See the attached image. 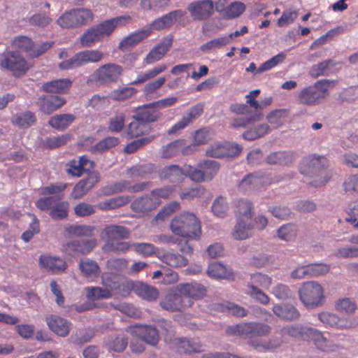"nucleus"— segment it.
<instances>
[{
    "mask_svg": "<svg viewBox=\"0 0 358 358\" xmlns=\"http://www.w3.org/2000/svg\"><path fill=\"white\" fill-rule=\"evenodd\" d=\"M328 168L329 161L324 156L310 155L302 159L299 171L305 176L316 177L315 185H321L331 178Z\"/></svg>",
    "mask_w": 358,
    "mask_h": 358,
    "instance_id": "obj_1",
    "label": "nucleus"
},
{
    "mask_svg": "<svg viewBox=\"0 0 358 358\" xmlns=\"http://www.w3.org/2000/svg\"><path fill=\"white\" fill-rule=\"evenodd\" d=\"M159 304L164 310L175 312L185 310L186 308L192 306L193 301L191 300L186 301L180 292H171L166 294Z\"/></svg>",
    "mask_w": 358,
    "mask_h": 358,
    "instance_id": "obj_12",
    "label": "nucleus"
},
{
    "mask_svg": "<svg viewBox=\"0 0 358 358\" xmlns=\"http://www.w3.org/2000/svg\"><path fill=\"white\" fill-rule=\"evenodd\" d=\"M129 236L130 231L124 226L107 225L101 233V238L105 241L103 250L115 253L126 252L131 248L130 243L120 241L128 238Z\"/></svg>",
    "mask_w": 358,
    "mask_h": 358,
    "instance_id": "obj_3",
    "label": "nucleus"
},
{
    "mask_svg": "<svg viewBox=\"0 0 358 358\" xmlns=\"http://www.w3.org/2000/svg\"><path fill=\"white\" fill-rule=\"evenodd\" d=\"M229 41L227 36L218 37L202 44L199 50L203 53H210L220 49L229 44Z\"/></svg>",
    "mask_w": 358,
    "mask_h": 358,
    "instance_id": "obj_47",
    "label": "nucleus"
},
{
    "mask_svg": "<svg viewBox=\"0 0 358 358\" xmlns=\"http://www.w3.org/2000/svg\"><path fill=\"white\" fill-rule=\"evenodd\" d=\"M131 333L148 344L155 345L159 340L157 329L150 325L135 324L129 327Z\"/></svg>",
    "mask_w": 358,
    "mask_h": 358,
    "instance_id": "obj_16",
    "label": "nucleus"
},
{
    "mask_svg": "<svg viewBox=\"0 0 358 358\" xmlns=\"http://www.w3.org/2000/svg\"><path fill=\"white\" fill-rule=\"evenodd\" d=\"M96 245L94 239H78L68 243L66 250L75 254L86 255L91 252Z\"/></svg>",
    "mask_w": 358,
    "mask_h": 358,
    "instance_id": "obj_27",
    "label": "nucleus"
},
{
    "mask_svg": "<svg viewBox=\"0 0 358 358\" xmlns=\"http://www.w3.org/2000/svg\"><path fill=\"white\" fill-rule=\"evenodd\" d=\"M125 114L123 113H117L111 117L108 123V129L113 133L122 131L124 127Z\"/></svg>",
    "mask_w": 358,
    "mask_h": 358,
    "instance_id": "obj_62",
    "label": "nucleus"
},
{
    "mask_svg": "<svg viewBox=\"0 0 358 358\" xmlns=\"http://www.w3.org/2000/svg\"><path fill=\"white\" fill-rule=\"evenodd\" d=\"M65 103V99L57 95H46L38 99L40 110L46 115L52 113Z\"/></svg>",
    "mask_w": 358,
    "mask_h": 358,
    "instance_id": "obj_25",
    "label": "nucleus"
},
{
    "mask_svg": "<svg viewBox=\"0 0 358 358\" xmlns=\"http://www.w3.org/2000/svg\"><path fill=\"white\" fill-rule=\"evenodd\" d=\"M148 131V124L139 120L136 115L128 124L126 132L129 138H134L145 134Z\"/></svg>",
    "mask_w": 358,
    "mask_h": 358,
    "instance_id": "obj_37",
    "label": "nucleus"
},
{
    "mask_svg": "<svg viewBox=\"0 0 358 358\" xmlns=\"http://www.w3.org/2000/svg\"><path fill=\"white\" fill-rule=\"evenodd\" d=\"M136 116L145 124L157 121L162 116V113L155 107H150L145 104L137 113Z\"/></svg>",
    "mask_w": 358,
    "mask_h": 358,
    "instance_id": "obj_39",
    "label": "nucleus"
},
{
    "mask_svg": "<svg viewBox=\"0 0 358 358\" xmlns=\"http://www.w3.org/2000/svg\"><path fill=\"white\" fill-rule=\"evenodd\" d=\"M135 294L148 301L156 300L159 294L156 287L141 282H136Z\"/></svg>",
    "mask_w": 358,
    "mask_h": 358,
    "instance_id": "obj_36",
    "label": "nucleus"
},
{
    "mask_svg": "<svg viewBox=\"0 0 358 358\" xmlns=\"http://www.w3.org/2000/svg\"><path fill=\"white\" fill-rule=\"evenodd\" d=\"M155 171V165L144 164L134 166L127 170V174L131 178H143Z\"/></svg>",
    "mask_w": 358,
    "mask_h": 358,
    "instance_id": "obj_41",
    "label": "nucleus"
},
{
    "mask_svg": "<svg viewBox=\"0 0 358 358\" xmlns=\"http://www.w3.org/2000/svg\"><path fill=\"white\" fill-rule=\"evenodd\" d=\"M335 63L331 59H328L313 65L310 70V75L313 78H318L322 76H328L330 73V66H334Z\"/></svg>",
    "mask_w": 358,
    "mask_h": 358,
    "instance_id": "obj_54",
    "label": "nucleus"
},
{
    "mask_svg": "<svg viewBox=\"0 0 358 358\" xmlns=\"http://www.w3.org/2000/svg\"><path fill=\"white\" fill-rule=\"evenodd\" d=\"M213 309L219 312H224L236 317H244L248 314V311L243 307L230 301L214 303Z\"/></svg>",
    "mask_w": 358,
    "mask_h": 358,
    "instance_id": "obj_31",
    "label": "nucleus"
},
{
    "mask_svg": "<svg viewBox=\"0 0 358 358\" xmlns=\"http://www.w3.org/2000/svg\"><path fill=\"white\" fill-rule=\"evenodd\" d=\"M271 183L266 176L249 173L239 182L238 187L244 192L259 191Z\"/></svg>",
    "mask_w": 358,
    "mask_h": 358,
    "instance_id": "obj_20",
    "label": "nucleus"
},
{
    "mask_svg": "<svg viewBox=\"0 0 358 358\" xmlns=\"http://www.w3.org/2000/svg\"><path fill=\"white\" fill-rule=\"evenodd\" d=\"M174 343L180 352L189 354L202 351V346L199 343L192 342L186 338H176Z\"/></svg>",
    "mask_w": 358,
    "mask_h": 358,
    "instance_id": "obj_50",
    "label": "nucleus"
},
{
    "mask_svg": "<svg viewBox=\"0 0 358 358\" xmlns=\"http://www.w3.org/2000/svg\"><path fill=\"white\" fill-rule=\"evenodd\" d=\"M307 341H312L314 345L324 352H333L337 350L338 345L324 336V334L317 329L310 328Z\"/></svg>",
    "mask_w": 358,
    "mask_h": 358,
    "instance_id": "obj_24",
    "label": "nucleus"
},
{
    "mask_svg": "<svg viewBox=\"0 0 358 358\" xmlns=\"http://www.w3.org/2000/svg\"><path fill=\"white\" fill-rule=\"evenodd\" d=\"M251 280L253 285H248L250 290L248 294L258 302L264 305L268 304L269 297L257 287L268 289L272 283L271 278L266 274L256 273L251 275Z\"/></svg>",
    "mask_w": 358,
    "mask_h": 358,
    "instance_id": "obj_11",
    "label": "nucleus"
},
{
    "mask_svg": "<svg viewBox=\"0 0 358 358\" xmlns=\"http://www.w3.org/2000/svg\"><path fill=\"white\" fill-rule=\"evenodd\" d=\"M103 58V53L99 50H86L77 52L69 59L59 63V67L68 70L82 66L88 63H97Z\"/></svg>",
    "mask_w": 358,
    "mask_h": 358,
    "instance_id": "obj_10",
    "label": "nucleus"
},
{
    "mask_svg": "<svg viewBox=\"0 0 358 358\" xmlns=\"http://www.w3.org/2000/svg\"><path fill=\"white\" fill-rule=\"evenodd\" d=\"M344 220L355 229H358V201H351L344 208Z\"/></svg>",
    "mask_w": 358,
    "mask_h": 358,
    "instance_id": "obj_51",
    "label": "nucleus"
},
{
    "mask_svg": "<svg viewBox=\"0 0 358 358\" xmlns=\"http://www.w3.org/2000/svg\"><path fill=\"white\" fill-rule=\"evenodd\" d=\"M99 178L98 173H92L80 180L73 187L71 192V197L73 199L83 198L94 187Z\"/></svg>",
    "mask_w": 358,
    "mask_h": 358,
    "instance_id": "obj_21",
    "label": "nucleus"
},
{
    "mask_svg": "<svg viewBox=\"0 0 358 358\" xmlns=\"http://www.w3.org/2000/svg\"><path fill=\"white\" fill-rule=\"evenodd\" d=\"M299 299L308 308L322 306L324 302V291L321 285L310 281L303 284L299 290Z\"/></svg>",
    "mask_w": 358,
    "mask_h": 358,
    "instance_id": "obj_8",
    "label": "nucleus"
},
{
    "mask_svg": "<svg viewBox=\"0 0 358 358\" xmlns=\"http://www.w3.org/2000/svg\"><path fill=\"white\" fill-rule=\"evenodd\" d=\"M252 226L250 224H247L243 220H237L234 231L233 237L236 240H244L250 236V231Z\"/></svg>",
    "mask_w": 358,
    "mask_h": 358,
    "instance_id": "obj_57",
    "label": "nucleus"
},
{
    "mask_svg": "<svg viewBox=\"0 0 358 358\" xmlns=\"http://www.w3.org/2000/svg\"><path fill=\"white\" fill-rule=\"evenodd\" d=\"M40 265L50 271L54 274H58L66 269L67 264L62 259L55 257L41 255Z\"/></svg>",
    "mask_w": 358,
    "mask_h": 358,
    "instance_id": "obj_28",
    "label": "nucleus"
},
{
    "mask_svg": "<svg viewBox=\"0 0 358 358\" xmlns=\"http://www.w3.org/2000/svg\"><path fill=\"white\" fill-rule=\"evenodd\" d=\"M207 273L210 277L214 278L233 280L234 277L231 269L219 262L210 264Z\"/></svg>",
    "mask_w": 358,
    "mask_h": 358,
    "instance_id": "obj_34",
    "label": "nucleus"
},
{
    "mask_svg": "<svg viewBox=\"0 0 358 358\" xmlns=\"http://www.w3.org/2000/svg\"><path fill=\"white\" fill-rule=\"evenodd\" d=\"M177 290L182 295L186 301L200 299L204 297L207 292L204 285L196 282L180 284L177 287Z\"/></svg>",
    "mask_w": 358,
    "mask_h": 358,
    "instance_id": "obj_23",
    "label": "nucleus"
},
{
    "mask_svg": "<svg viewBox=\"0 0 358 358\" xmlns=\"http://www.w3.org/2000/svg\"><path fill=\"white\" fill-rule=\"evenodd\" d=\"M11 46L24 52H29L33 50L34 43L26 36H17L12 40Z\"/></svg>",
    "mask_w": 358,
    "mask_h": 358,
    "instance_id": "obj_55",
    "label": "nucleus"
},
{
    "mask_svg": "<svg viewBox=\"0 0 358 358\" xmlns=\"http://www.w3.org/2000/svg\"><path fill=\"white\" fill-rule=\"evenodd\" d=\"M130 181L122 180L118 182L106 185L101 188V192L104 196H110L129 191Z\"/></svg>",
    "mask_w": 358,
    "mask_h": 358,
    "instance_id": "obj_49",
    "label": "nucleus"
},
{
    "mask_svg": "<svg viewBox=\"0 0 358 358\" xmlns=\"http://www.w3.org/2000/svg\"><path fill=\"white\" fill-rule=\"evenodd\" d=\"M0 68L10 71L15 77H20L28 71L30 66L18 51L6 50L0 54Z\"/></svg>",
    "mask_w": 358,
    "mask_h": 358,
    "instance_id": "obj_6",
    "label": "nucleus"
},
{
    "mask_svg": "<svg viewBox=\"0 0 358 358\" xmlns=\"http://www.w3.org/2000/svg\"><path fill=\"white\" fill-rule=\"evenodd\" d=\"M266 161L271 165H287L293 161V154L285 151L274 152L268 155Z\"/></svg>",
    "mask_w": 358,
    "mask_h": 358,
    "instance_id": "obj_45",
    "label": "nucleus"
},
{
    "mask_svg": "<svg viewBox=\"0 0 358 358\" xmlns=\"http://www.w3.org/2000/svg\"><path fill=\"white\" fill-rule=\"evenodd\" d=\"M45 322L52 332L62 337L68 336L72 327L69 320L56 315L46 317Z\"/></svg>",
    "mask_w": 358,
    "mask_h": 358,
    "instance_id": "obj_22",
    "label": "nucleus"
},
{
    "mask_svg": "<svg viewBox=\"0 0 358 358\" xmlns=\"http://www.w3.org/2000/svg\"><path fill=\"white\" fill-rule=\"evenodd\" d=\"M71 85L72 81L70 79H59L43 83L41 89L43 92L49 93H65Z\"/></svg>",
    "mask_w": 358,
    "mask_h": 358,
    "instance_id": "obj_30",
    "label": "nucleus"
},
{
    "mask_svg": "<svg viewBox=\"0 0 358 358\" xmlns=\"http://www.w3.org/2000/svg\"><path fill=\"white\" fill-rule=\"evenodd\" d=\"M199 167L205 173L206 180H210L217 173L220 169V164L215 160L208 159L201 162L199 164Z\"/></svg>",
    "mask_w": 358,
    "mask_h": 358,
    "instance_id": "obj_58",
    "label": "nucleus"
},
{
    "mask_svg": "<svg viewBox=\"0 0 358 358\" xmlns=\"http://www.w3.org/2000/svg\"><path fill=\"white\" fill-rule=\"evenodd\" d=\"M262 118V113H250V115H245V117L234 118L231 127L233 128L245 127L256 121H259Z\"/></svg>",
    "mask_w": 358,
    "mask_h": 358,
    "instance_id": "obj_59",
    "label": "nucleus"
},
{
    "mask_svg": "<svg viewBox=\"0 0 358 358\" xmlns=\"http://www.w3.org/2000/svg\"><path fill=\"white\" fill-rule=\"evenodd\" d=\"M274 314L285 320H297L300 317L299 310L291 304L275 305L273 307Z\"/></svg>",
    "mask_w": 358,
    "mask_h": 358,
    "instance_id": "obj_33",
    "label": "nucleus"
},
{
    "mask_svg": "<svg viewBox=\"0 0 358 358\" xmlns=\"http://www.w3.org/2000/svg\"><path fill=\"white\" fill-rule=\"evenodd\" d=\"M79 268L82 274L88 278H96L100 273V268L98 264L90 259L81 260L79 263Z\"/></svg>",
    "mask_w": 358,
    "mask_h": 358,
    "instance_id": "obj_44",
    "label": "nucleus"
},
{
    "mask_svg": "<svg viewBox=\"0 0 358 358\" xmlns=\"http://www.w3.org/2000/svg\"><path fill=\"white\" fill-rule=\"evenodd\" d=\"M270 130L267 124H261L257 127L245 131L243 137L247 141H254L266 135Z\"/></svg>",
    "mask_w": 358,
    "mask_h": 358,
    "instance_id": "obj_56",
    "label": "nucleus"
},
{
    "mask_svg": "<svg viewBox=\"0 0 358 358\" xmlns=\"http://www.w3.org/2000/svg\"><path fill=\"white\" fill-rule=\"evenodd\" d=\"M184 145V139H178L172 141L169 144L164 146L161 150V156L162 158H171L180 153Z\"/></svg>",
    "mask_w": 358,
    "mask_h": 358,
    "instance_id": "obj_53",
    "label": "nucleus"
},
{
    "mask_svg": "<svg viewBox=\"0 0 358 358\" xmlns=\"http://www.w3.org/2000/svg\"><path fill=\"white\" fill-rule=\"evenodd\" d=\"M87 296L90 300L106 299L111 298L113 293L106 287H92L87 289Z\"/></svg>",
    "mask_w": 358,
    "mask_h": 358,
    "instance_id": "obj_63",
    "label": "nucleus"
},
{
    "mask_svg": "<svg viewBox=\"0 0 358 358\" xmlns=\"http://www.w3.org/2000/svg\"><path fill=\"white\" fill-rule=\"evenodd\" d=\"M298 226L293 223L283 224L277 230V237L282 241H294L298 235Z\"/></svg>",
    "mask_w": 358,
    "mask_h": 358,
    "instance_id": "obj_42",
    "label": "nucleus"
},
{
    "mask_svg": "<svg viewBox=\"0 0 358 358\" xmlns=\"http://www.w3.org/2000/svg\"><path fill=\"white\" fill-rule=\"evenodd\" d=\"M76 120V116L70 113H64L52 116L48 124L52 128L62 131L66 129Z\"/></svg>",
    "mask_w": 358,
    "mask_h": 358,
    "instance_id": "obj_32",
    "label": "nucleus"
},
{
    "mask_svg": "<svg viewBox=\"0 0 358 358\" xmlns=\"http://www.w3.org/2000/svg\"><path fill=\"white\" fill-rule=\"evenodd\" d=\"M161 260L172 267H183L188 263L187 259L183 255L173 252H167L162 255Z\"/></svg>",
    "mask_w": 358,
    "mask_h": 358,
    "instance_id": "obj_52",
    "label": "nucleus"
},
{
    "mask_svg": "<svg viewBox=\"0 0 358 358\" xmlns=\"http://www.w3.org/2000/svg\"><path fill=\"white\" fill-rule=\"evenodd\" d=\"M94 17L92 10L89 8H72L62 14L57 20V24L64 29H75L90 24Z\"/></svg>",
    "mask_w": 358,
    "mask_h": 358,
    "instance_id": "obj_5",
    "label": "nucleus"
},
{
    "mask_svg": "<svg viewBox=\"0 0 358 358\" xmlns=\"http://www.w3.org/2000/svg\"><path fill=\"white\" fill-rule=\"evenodd\" d=\"M102 38L98 33L95 26L87 29L80 37V43L82 47L90 48L94 45Z\"/></svg>",
    "mask_w": 358,
    "mask_h": 358,
    "instance_id": "obj_48",
    "label": "nucleus"
},
{
    "mask_svg": "<svg viewBox=\"0 0 358 358\" xmlns=\"http://www.w3.org/2000/svg\"><path fill=\"white\" fill-rule=\"evenodd\" d=\"M167 69V65L162 64L154 66L152 69L146 70L145 72L138 73L136 78L131 82L133 85H138L142 84L148 80H150L160 73H163Z\"/></svg>",
    "mask_w": 358,
    "mask_h": 358,
    "instance_id": "obj_35",
    "label": "nucleus"
},
{
    "mask_svg": "<svg viewBox=\"0 0 358 358\" xmlns=\"http://www.w3.org/2000/svg\"><path fill=\"white\" fill-rule=\"evenodd\" d=\"M171 45V39L163 40L150 50L144 59V63L150 65L161 60L169 52Z\"/></svg>",
    "mask_w": 358,
    "mask_h": 358,
    "instance_id": "obj_26",
    "label": "nucleus"
},
{
    "mask_svg": "<svg viewBox=\"0 0 358 358\" xmlns=\"http://www.w3.org/2000/svg\"><path fill=\"white\" fill-rule=\"evenodd\" d=\"M127 339L124 336L110 337L106 342V347L109 350L120 352L127 346Z\"/></svg>",
    "mask_w": 358,
    "mask_h": 358,
    "instance_id": "obj_61",
    "label": "nucleus"
},
{
    "mask_svg": "<svg viewBox=\"0 0 358 358\" xmlns=\"http://www.w3.org/2000/svg\"><path fill=\"white\" fill-rule=\"evenodd\" d=\"M132 19L130 15H121L110 18L99 23L95 26L101 38L109 37L118 27L125 26L130 23Z\"/></svg>",
    "mask_w": 358,
    "mask_h": 358,
    "instance_id": "obj_13",
    "label": "nucleus"
},
{
    "mask_svg": "<svg viewBox=\"0 0 358 358\" xmlns=\"http://www.w3.org/2000/svg\"><path fill=\"white\" fill-rule=\"evenodd\" d=\"M184 169H181L176 164H171L164 167L159 173V177L162 180H167L170 182H178L183 180Z\"/></svg>",
    "mask_w": 358,
    "mask_h": 358,
    "instance_id": "obj_29",
    "label": "nucleus"
},
{
    "mask_svg": "<svg viewBox=\"0 0 358 358\" xmlns=\"http://www.w3.org/2000/svg\"><path fill=\"white\" fill-rule=\"evenodd\" d=\"M121 277L113 272H105L101 275V284L110 292H115Z\"/></svg>",
    "mask_w": 358,
    "mask_h": 358,
    "instance_id": "obj_64",
    "label": "nucleus"
},
{
    "mask_svg": "<svg viewBox=\"0 0 358 358\" xmlns=\"http://www.w3.org/2000/svg\"><path fill=\"white\" fill-rule=\"evenodd\" d=\"M334 85V80H317L314 85L302 89L296 96V101L299 104L308 106L319 105L329 95V90Z\"/></svg>",
    "mask_w": 358,
    "mask_h": 358,
    "instance_id": "obj_4",
    "label": "nucleus"
},
{
    "mask_svg": "<svg viewBox=\"0 0 358 358\" xmlns=\"http://www.w3.org/2000/svg\"><path fill=\"white\" fill-rule=\"evenodd\" d=\"M94 162L86 155L80 157L79 159H71L66 164V171L71 176L80 177L85 172H90L94 168Z\"/></svg>",
    "mask_w": 358,
    "mask_h": 358,
    "instance_id": "obj_15",
    "label": "nucleus"
},
{
    "mask_svg": "<svg viewBox=\"0 0 358 358\" xmlns=\"http://www.w3.org/2000/svg\"><path fill=\"white\" fill-rule=\"evenodd\" d=\"M188 10L194 20H206L214 13V3L211 0L193 1L189 5Z\"/></svg>",
    "mask_w": 358,
    "mask_h": 358,
    "instance_id": "obj_18",
    "label": "nucleus"
},
{
    "mask_svg": "<svg viewBox=\"0 0 358 358\" xmlns=\"http://www.w3.org/2000/svg\"><path fill=\"white\" fill-rule=\"evenodd\" d=\"M310 327H303L301 325H292L284 327L280 334L282 336L288 335L291 337L298 338L299 339L307 341L308 338Z\"/></svg>",
    "mask_w": 358,
    "mask_h": 358,
    "instance_id": "obj_43",
    "label": "nucleus"
},
{
    "mask_svg": "<svg viewBox=\"0 0 358 358\" xmlns=\"http://www.w3.org/2000/svg\"><path fill=\"white\" fill-rule=\"evenodd\" d=\"M130 201L131 197L128 195L118 196L99 203L96 207L101 210H113L129 203Z\"/></svg>",
    "mask_w": 358,
    "mask_h": 358,
    "instance_id": "obj_38",
    "label": "nucleus"
},
{
    "mask_svg": "<svg viewBox=\"0 0 358 358\" xmlns=\"http://www.w3.org/2000/svg\"><path fill=\"white\" fill-rule=\"evenodd\" d=\"M236 208L237 220H243L244 218L250 220L253 215L252 203L248 200L239 199L236 203Z\"/></svg>",
    "mask_w": 358,
    "mask_h": 358,
    "instance_id": "obj_46",
    "label": "nucleus"
},
{
    "mask_svg": "<svg viewBox=\"0 0 358 358\" xmlns=\"http://www.w3.org/2000/svg\"><path fill=\"white\" fill-rule=\"evenodd\" d=\"M170 229L175 235L187 239L199 240L202 234L200 220L189 212L175 216L170 223Z\"/></svg>",
    "mask_w": 358,
    "mask_h": 358,
    "instance_id": "obj_2",
    "label": "nucleus"
},
{
    "mask_svg": "<svg viewBox=\"0 0 358 358\" xmlns=\"http://www.w3.org/2000/svg\"><path fill=\"white\" fill-rule=\"evenodd\" d=\"M123 67L116 63H108L96 69L90 76L87 83L99 85L117 83L122 76Z\"/></svg>",
    "mask_w": 358,
    "mask_h": 358,
    "instance_id": "obj_7",
    "label": "nucleus"
},
{
    "mask_svg": "<svg viewBox=\"0 0 358 358\" xmlns=\"http://www.w3.org/2000/svg\"><path fill=\"white\" fill-rule=\"evenodd\" d=\"M204 104L199 103L192 106L182 117L168 131L169 135L177 134L185 129L194 120L199 117L203 113Z\"/></svg>",
    "mask_w": 358,
    "mask_h": 358,
    "instance_id": "obj_17",
    "label": "nucleus"
},
{
    "mask_svg": "<svg viewBox=\"0 0 358 358\" xmlns=\"http://www.w3.org/2000/svg\"><path fill=\"white\" fill-rule=\"evenodd\" d=\"M185 14L186 12L182 10H173L155 20L146 27L150 29L151 34L153 30L159 31L170 28L176 22L182 18Z\"/></svg>",
    "mask_w": 358,
    "mask_h": 358,
    "instance_id": "obj_19",
    "label": "nucleus"
},
{
    "mask_svg": "<svg viewBox=\"0 0 358 358\" xmlns=\"http://www.w3.org/2000/svg\"><path fill=\"white\" fill-rule=\"evenodd\" d=\"M269 325L259 322H247L229 326L226 329L229 336H240L247 338L264 336L271 333Z\"/></svg>",
    "mask_w": 358,
    "mask_h": 358,
    "instance_id": "obj_9",
    "label": "nucleus"
},
{
    "mask_svg": "<svg viewBox=\"0 0 358 358\" xmlns=\"http://www.w3.org/2000/svg\"><path fill=\"white\" fill-rule=\"evenodd\" d=\"M161 202V200L154 198L150 192L136 198L132 201L130 207L134 212L144 215L156 209Z\"/></svg>",
    "mask_w": 358,
    "mask_h": 358,
    "instance_id": "obj_14",
    "label": "nucleus"
},
{
    "mask_svg": "<svg viewBox=\"0 0 358 358\" xmlns=\"http://www.w3.org/2000/svg\"><path fill=\"white\" fill-rule=\"evenodd\" d=\"M36 122L35 114L31 111L17 113L13 116L11 122L20 128H27L34 125Z\"/></svg>",
    "mask_w": 358,
    "mask_h": 358,
    "instance_id": "obj_40",
    "label": "nucleus"
},
{
    "mask_svg": "<svg viewBox=\"0 0 358 358\" xmlns=\"http://www.w3.org/2000/svg\"><path fill=\"white\" fill-rule=\"evenodd\" d=\"M136 282L129 279L120 278L115 292L122 296H127L134 291L135 292Z\"/></svg>",
    "mask_w": 358,
    "mask_h": 358,
    "instance_id": "obj_60",
    "label": "nucleus"
}]
</instances>
